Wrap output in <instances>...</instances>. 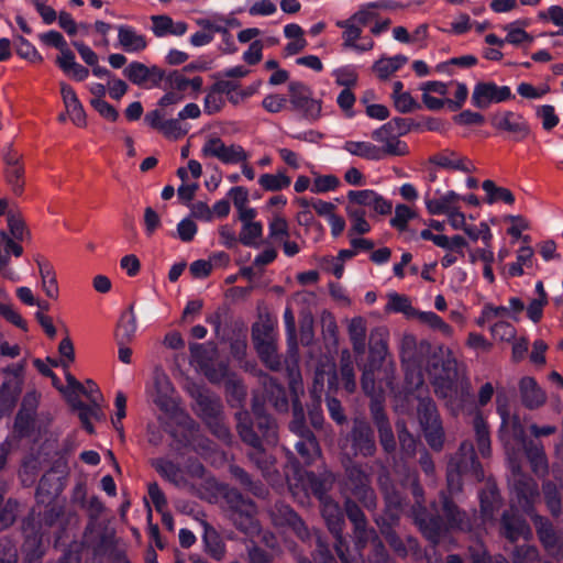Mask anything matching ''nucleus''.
I'll list each match as a JSON object with an SVG mask.
<instances>
[{"mask_svg":"<svg viewBox=\"0 0 563 563\" xmlns=\"http://www.w3.org/2000/svg\"><path fill=\"white\" fill-rule=\"evenodd\" d=\"M394 377V366L386 365H372L367 362L364 366L361 385L364 393L373 398L371 404V413L374 424L377 428L379 443L383 450L387 453L396 451V440L387 419L382 402L379 400L384 393V386L390 387Z\"/></svg>","mask_w":563,"mask_h":563,"instance_id":"obj_1","label":"nucleus"},{"mask_svg":"<svg viewBox=\"0 0 563 563\" xmlns=\"http://www.w3.org/2000/svg\"><path fill=\"white\" fill-rule=\"evenodd\" d=\"M427 369L432 378L435 394L451 401L457 393V361L451 350L440 346L434 351Z\"/></svg>","mask_w":563,"mask_h":563,"instance_id":"obj_2","label":"nucleus"},{"mask_svg":"<svg viewBox=\"0 0 563 563\" xmlns=\"http://www.w3.org/2000/svg\"><path fill=\"white\" fill-rule=\"evenodd\" d=\"M152 466L179 489L196 493L198 486L206 481V468L198 461H188L185 468L165 459H155Z\"/></svg>","mask_w":563,"mask_h":563,"instance_id":"obj_3","label":"nucleus"},{"mask_svg":"<svg viewBox=\"0 0 563 563\" xmlns=\"http://www.w3.org/2000/svg\"><path fill=\"white\" fill-rule=\"evenodd\" d=\"M464 473L448 464L446 470V490L441 492L442 511L446 519V525L451 529L468 530L471 528L467 515L462 511L451 497L460 494L463 488L462 475Z\"/></svg>","mask_w":563,"mask_h":563,"instance_id":"obj_4","label":"nucleus"},{"mask_svg":"<svg viewBox=\"0 0 563 563\" xmlns=\"http://www.w3.org/2000/svg\"><path fill=\"white\" fill-rule=\"evenodd\" d=\"M343 460L371 457L376 451L374 431L364 419H354L352 428L342 441Z\"/></svg>","mask_w":563,"mask_h":563,"instance_id":"obj_5","label":"nucleus"},{"mask_svg":"<svg viewBox=\"0 0 563 563\" xmlns=\"http://www.w3.org/2000/svg\"><path fill=\"white\" fill-rule=\"evenodd\" d=\"M342 463L345 472V488L350 490L365 508L374 509L376 507V496L371 486L369 474L354 460H343Z\"/></svg>","mask_w":563,"mask_h":563,"instance_id":"obj_6","label":"nucleus"},{"mask_svg":"<svg viewBox=\"0 0 563 563\" xmlns=\"http://www.w3.org/2000/svg\"><path fill=\"white\" fill-rule=\"evenodd\" d=\"M235 419L236 429L242 441L253 448V451L249 454L250 459L262 471L264 476L268 475L273 467L274 459L264 452L260 435L253 430L250 413L243 410L238 411Z\"/></svg>","mask_w":563,"mask_h":563,"instance_id":"obj_7","label":"nucleus"},{"mask_svg":"<svg viewBox=\"0 0 563 563\" xmlns=\"http://www.w3.org/2000/svg\"><path fill=\"white\" fill-rule=\"evenodd\" d=\"M152 380L150 396L153 402L167 416L176 417L180 407L169 376L161 366H156L153 371Z\"/></svg>","mask_w":563,"mask_h":563,"instance_id":"obj_8","label":"nucleus"},{"mask_svg":"<svg viewBox=\"0 0 563 563\" xmlns=\"http://www.w3.org/2000/svg\"><path fill=\"white\" fill-rule=\"evenodd\" d=\"M201 154L205 157H213L223 164L244 163L249 158L246 151L239 144L227 145L220 137L211 136L205 142Z\"/></svg>","mask_w":563,"mask_h":563,"instance_id":"obj_9","label":"nucleus"},{"mask_svg":"<svg viewBox=\"0 0 563 563\" xmlns=\"http://www.w3.org/2000/svg\"><path fill=\"white\" fill-rule=\"evenodd\" d=\"M316 494H319L321 499V514L323 519L327 522V526L331 533L336 539L335 550L338 555L344 562L345 556L342 550L344 544V539L342 536L343 526H344V516L338 503L332 500L331 498L323 496V493L316 488Z\"/></svg>","mask_w":563,"mask_h":563,"instance_id":"obj_10","label":"nucleus"},{"mask_svg":"<svg viewBox=\"0 0 563 563\" xmlns=\"http://www.w3.org/2000/svg\"><path fill=\"white\" fill-rule=\"evenodd\" d=\"M290 103L305 118L317 120L321 113V102L312 98L310 88L302 82L291 81L288 86Z\"/></svg>","mask_w":563,"mask_h":563,"instance_id":"obj_11","label":"nucleus"},{"mask_svg":"<svg viewBox=\"0 0 563 563\" xmlns=\"http://www.w3.org/2000/svg\"><path fill=\"white\" fill-rule=\"evenodd\" d=\"M268 515L275 527H288L303 541L310 538L307 526L288 505L277 501L268 509Z\"/></svg>","mask_w":563,"mask_h":563,"instance_id":"obj_12","label":"nucleus"},{"mask_svg":"<svg viewBox=\"0 0 563 563\" xmlns=\"http://www.w3.org/2000/svg\"><path fill=\"white\" fill-rule=\"evenodd\" d=\"M512 97L508 86H497L493 81H482L475 85L472 103L478 109H487L492 103H499Z\"/></svg>","mask_w":563,"mask_h":563,"instance_id":"obj_13","label":"nucleus"},{"mask_svg":"<svg viewBox=\"0 0 563 563\" xmlns=\"http://www.w3.org/2000/svg\"><path fill=\"white\" fill-rule=\"evenodd\" d=\"M449 465L472 475L476 481L484 478L481 463L476 460L474 445L471 441H463L459 451L451 457Z\"/></svg>","mask_w":563,"mask_h":563,"instance_id":"obj_14","label":"nucleus"},{"mask_svg":"<svg viewBox=\"0 0 563 563\" xmlns=\"http://www.w3.org/2000/svg\"><path fill=\"white\" fill-rule=\"evenodd\" d=\"M91 385V393L89 394L90 405H85L80 400H73V407L78 412V417L82 423V427L89 432H93V427L91 424V420H101L104 415L102 412L101 407L99 406V400L101 399V395L99 394V389L93 382H88Z\"/></svg>","mask_w":563,"mask_h":563,"instance_id":"obj_15","label":"nucleus"},{"mask_svg":"<svg viewBox=\"0 0 563 563\" xmlns=\"http://www.w3.org/2000/svg\"><path fill=\"white\" fill-rule=\"evenodd\" d=\"M347 199L349 202L360 207H367L373 210L375 214L379 216L390 214L393 210L391 201L371 189L351 190L347 194Z\"/></svg>","mask_w":563,"mask_h":563,"instance_id":"obj_16","label":"nucleus"},{"mask_svg":"<svg viewBox=\"0 0 563 563\" xmlns=\"http://www.w3.org/2000/svg\"><path fill=\"white\" fill-rule=\"evenodd\" d=\"M191 396L196 401L197 413L206 421L216 419L223 415V406L218 396L202 388H195Z\"/></svg>","mask_w":563,"mask_h":563,"instance_id":"obj_17","label":"nucleus"},{"mask_svg":"<svg viewBox=\"0 0 563 563\" xmlns=\"http://www.w3.org/2000/svg\"><path fill=\"white\" fill-rule=\"evenodd\" d=\"M492 124L497 130L509 132L516 140L525 139L529 134L526 120L512 111L497 112L492 118Z\"/></svg>","mask_w":563,"mask_h":563,"instance_id":"obj_18","label":"nucleus"},{"mask_svg":"<svg viewBox=\"0 0 563 563\" xmlns=\"http://www.w3.org/2000/svg\"><path fill=\"white\" fill-rule=\"evenodd\" d=\"M123 74L131 82L137 86H145L148 82L153 86H157L163 79V71L159 68H150L140 62L129 64L124 68Z\"/></svg>","mask_w":563,"mask_h":563,"instance_id":"obj_19","label":"nucleus"},{"mask_svg":"<svg viewBox=\"0 0 563 563\" xmlns=\"http://www.w3.org/2000/svg\"><path fill=\"white\" fill-rule=\"evenodd\" d=\"M536 528L538 537L547 551L555 558H563V543L554 531L552 523L545 518L537 517Z\"/></svg>","mask_w":563,"mask_h":563,"instance_id":"obj_20","label":"nucleus"},{"mask_svg":"<svg viewBox=\"0 0 563 563\" xmlns=\"http://www.w3.org/2000/svg\"><path fill=\"white\" fill-rule=\"evenodd\" d=\"M25 540L22 552L27 563H37L45 552L43 533L34 525H27L24 528Z\"/></svg>","mask_w":563,"mask_h":563,"instance_id":"obj_21","label":"nucleus"},{"mask_svg":"<svg viewBox=\"0 0 563 563\" xmlns=\"http://www.w3.org/2000/svg\"><path fill=\"white\" fill-rule=\"evenodd\" d=\"M372 137L376 142L383 144V147L379 148L384 152V157L386 155L404 156L408 154L407 144L401 142L399 136H397L393 131H389L386 124L373 131Z\"/></svg>","mask_w":563,"mask_h":563,"instance_id":"obj_22","label":"nucleus"},{"mask_svg":"<svg viewBox=\"0 0 563 563\" xmlns=\"http://www.w3.org/2000/svg\"><path fill=\"white\" fill-rule=\"evenodd\" d=\"M520 398L528 409H537L547 401L544 390L538 385L534 378L526 376L519 382Z\"/></svg>","mask_w":563,"mask_h":563,"instance_id":"obj_23","label":"nucleus"},{"mask_svg":"<svg viewBox=\"0 0 563 563\" xmlns=\"http://www.w3.org/2000/svg\"><path fill=\"white\" fill-rule=\"evenodd\" d=\"M430 163L451 170L471 173L475 168L471 161L452 150H443L430 157Z\"/></svg>","mask_w":563,"mask_h":563,"instance_id":"obj_24","label":"nucleus"},{"mask_svg":"<svg viewBox=\"0 0 563 563\" xmlns=\"http://www.w3.org/2000/svg\"><path fill=\"white\" fill-rule=\"evenodd\" d=\"M388 331L385 328L372 330L369 335L368 363L385 366L384 362L388 353Z\"/></svg>","mask_w":563,"mask_h":563,"instance_id":"obj_25","label":"nucleus"},{"mask_svg":"<svg viewBox=\"0 0 563 563\" xmlns=\"http://www.w3.org/2000/svg\"><path fill=\"white\" fill-rule=\"evenodd\" d=\"M427 341L418 342L413 334L405 333L400 339L399 351L402 362L420 363L421 355L430 350Z\"/></svg>","mask_w":563,"mask_h":563,"instance_id":"obj_26","label":"nucleus"},{"mask_svg":"<svg viewBox=\"0 0 563 563\" xmlns=\"http://www.w3.org/2000/svg\"><path fill=\"white\" fill-rule=\"evenodd\" d=\"M137 329V318L133 306L123 311L118 321L114 338L117 343H130L133 341Z\"/></svg>","mask_w":563,"mask_h":563,"instance_id":"obj_27","label":"nucleus"},{"mask_svg":"<svg viewBox=\"0 0 563 563\" xmlns=\"http://www.w3.org/2000/svg\"><path fill=\"white\" fill-rule=\"evenodd\" d=\"M60 93L66 111L73 122L78 126L85 125L86 113L74 89L67 84L60 82Z\"/></svg>","mask_w":563,"mask_h":563,"instance_id":"obj_28","label":"nucleus"},{"mask_svg":"<svg viewBox=\"0 0 563 563\" xmlns=\"http://www.w3.org/2000/svg\"><path fill=\"white\" fill-rule=\"evenodd\" d=\"M336 26L343 29L342 38L343 46L346 48H354L356 51L365 52L374 47V42L368 41L366 44L358 45L356 41L361 38L362 27L355 22H352L351 18L343 21H338Z\"/></svg>","mask_w":563,"mask_h":563,"instance_id":"obj_29","label":"nucleus"},{"mask_svg":"<svg viewBox=\"0 0 563 563\" xmlns=\"http://www.w3.org/2000/svg\"><path fill=\"white\" fill-rule=\"evenodd\" d=\"M503 534L511 542L530 533L526 521L515 511H505L501 517Z\"/></svg>","mask_w":563,"mask_h":563,"instance_id":"obj_30","label":"nucleus"},{"mask_svg":"<svg viewBox=\"0 0 563 563\" xmlns=\"http://www.w3.org/2000/svg\"><path fill=\"white\" fill-rule=\"evenodd\" d=\"M118 41L121 48L126 53H139L147 46L145 36L128 25L118 27Z\"/></svg>","mask_w":563,"mask_h":563,"instance_id":"obj_31","label":"nucleus"},{"mask_svg":"<svg viewBox=\"0 0 563 563\" xmlns=\"http://www.w3.org/2000/svg\"><path fill=\"white\" fill-rule=\"evenodd\" d=\"M5 179L11 187L14 195L20 196L24 187V167L20 163V157L16 155H8L5 157Z\"/></svg>","mask_w":563,"mask_h":563,"instance_id":"obj_32","label":"nucleus"},{"mask_svg":"<svg viewBox=\"0 0 563 563\" xmlns=\"http://www.w3.org/2000/svg\"><path fill=\"white\" fill-rule=\"evenodd\" d=\"M522 446L533 472L539 476H545L549 465L543 446L532 441L523 443Z\"/></svg>","mask_w":563,"mask_h":563,"instance_id":"obj_33","label":"nucleus"},{"mask_svg":"<svg viewBox=\"0 0 563 563\" xmlns=\"http://www.w3.org/2000/svg\"><path fill=\"white\" fill-rule=\"evenodd\" d=\"M265 398L278 411H286L288 408V400L286 390L273 378H264Z\"/></svg>","mask_w":563,"mask_h":563,"instance_id":"obj_34","label":"nucleus"},{"mask_svg":"<svg viewBox=\"0 0 563 563\" xmlns=\"http://www.w3.org/2000/svg\"><path fill=\"white\" fill-rule=\"evenodd\" d=\"M343 148L351 155L360 156L369 161L384 158V152L371 142L346 141Z\"/></svg>","mask_w":563,"mask_h":563,"instance_id":"obj_35","label":"nucleus"},{"mask_svg":"<svg viewBox=\"0 0 563 563\" xmlns=\"http://www.w3.org/2000/svg\"><path fill=\"white\" fill-rule=\"evenodd\" d=\"M21 387L18 380L4 382L0 387V419L10 413L15 406Z\"/></svg>","mask_w":563,"mask_h":563,"instance_id":"obj_36","label":"nucleus"},{"mask_svg":"<svg viewBox=\"0 0 563 563\" xmlns=\"http://www.w3.org/2000/svg\"><path fill=\"white\" fill-rule=\"evenodd\" d=\"M500 439L508 442L509 439H514L521 445L526 443L525 428L517 415H509L505 420H501L499 430Z\"/></svg>","mask_w":563,"mask_h":563,"instance_id":"obj_37","label":"nucleus"},{"mask_svg":"<svg viewBox=\"0 0 563 563\" xmlns=\"http://www.w3.org/2000/svg\"><path fill=\"white\" fill-rule=\"evenodd\" d=\"M42 289L48 298L58 297V285L53 265L47 261H37Z\"/></svg>","mask_w":563,"mask_h":563,"instance_id":"obj_38","label":"nucleus"},{"mask_svg":"<svg viewBox=\"0 0 563 563\" xmlns=\"http://www.w3.org/2000/svg\"><path fill=\"white\" fill-rule=\"evenodd\" d=\"M347 333L353 346V351L357 354H364L366 347V323L362 317L351 319Z\"/></svg>","mask_w":563,"mask_h":563,"instance_id":"obj_39","label":"nucleus"},{"mask_svg":"<svg viewBox=\"0 0 563 563\" xmlns=\"http://www.w3.org/2000/svg\"><path fill=\"white\" fill-rule=\"evenodd\" d=\"M473 429L478 448V452L483 457L490 455V437L487 422L481 413H476L473 420Z\"/></svg>","mask_w":563,"mask_h":563,"instance_id":"obj_40","label":"nucleus"},{"mask_svg":"<svg viewBox=\"0 0 563 563\" xmlns=\"http://www.w3.org/2000/svg\"><path fill=\"white\" fill-rule=\"evenodd\" d=\"M460 196L454 191H449L440 198H426L427 210L430 214H448L457 206Z\"/></svg>","mask_w":563,"mask_h":563,"instance_id":"obj_41","label":"nucleus"},{"mask_svg":"<svg viewBox=\"0 0 563 563\" xmlns=\"http://www.w3.org/2000/svg\"><path fill=\"white\" fill-rule=\"evenodd\" d=\"M225 501L228 505V516L230 515H245L247 511H255V504L245 498L239 490L230 489L225 494Z\"/></svg>","mask_w":563,"mask_h":563,"instance_id":"obj_42","label":"nucleus"},{"mask_svg":"<svg viewBox=\"0 0 563 563\" xmlns=\"http://www.w3.org/2000/svg\"><path fill=\"white\" fill-rule=\"evenodd\" d=\"M56 64L66 75L78 81L85 80L89 75L88 68L76 62L75 54L71 51L65 56H57Z\"/></svg>","mask_w":563,"mask_h":563,"instance_id":"obj_43","label":"nucleus"},{"mask_svg":"<svg viewBox=\"0 0 563 563\" xmlns=\"http://www.w3.org/2000/svg\"><path fill=\"white\" fill-rule=\"evenodd\" d=\"M386 8L387 5L384 1L369 2L361 5L350 18L352 22L363 27L378 19V11Z\"/></svg>","mask_w":563,"mask_h":563,"instance_id":"obj_44","label":"nucleus"},{"mask_svg":"<svg viewBox=\"0 0 563 563\" xmlns=\"http://www.w3.org/2000/svg\"><path fill=\"white\" fill-rule=\"evenodd\" d=\"M257 509L255 511H247L245 515H230V520L238 530L246 536L254 537L260 534L261 526L256 519Z\"/></svg>","mask_w":563,"mask_h":563,"instance_id":"obj_45","label":"nucleus"},{"mask_svg":"<svg viewBox=\"0 0 563 563\" xmlns=\"http://www.w3.org/2000/svg\"><path fill=\"white\" fill-rule=\"evenodd\" d=\"M189 349L191 353V360L197 364L200 371L212 363L218 356L217 347L211 343H192L190 344Z\"/></svg>","mask_w":563,"mask_h":563,"instance_id":"obj_46","label":"nucleus"},{"mask_svg":"<svg viewBox=\"0 0 563 563\" xmlns=\"http://www.w3.org/2000/svg\"><path fill=\"white\" fill-rule=\"evenodd\" d=\"M232 475L240 483V485L258 498L267 496V488L260 481H253L251 476L241 467L234 466L231 468Z\"/></svg>","mask_w":563,"mask_h":563,"instance_id":"obj_47","label":"nucleus"},{"mask_svg":"<svg viewBox=\"0 0 563 563\" xmlns=\"http://www.w3.org/2000/svg\"><path fill=\"white\" fill-rule=\"evenodd\" d=\"M296 450L305 464H310L320 455L319 444L310 431H307L296 443Z\"/></svg>","mask_w":563,"mask_h":563,"instance_id":"obj_48","label":"nucleus"},{"mask_svg":"<svg viewBox=\"0 0 563 563\" xmlns=\"http://www.w3.org/2000/svg\"><path fill=\"white\" fill-rule=\"evenodd\" d=\"M482 187L486 192V202L489 205H493L497 201H504L507 205H512L515 202V196L509 189L505 187H498L490 179L484 180Z\"/></svg>","mask_w":563,"mask_h":563,"instance_id":"obj_49","label":"nucleus"},{"mask_svg":"<svg viewBox=\"0 0 563 563\" xmlns=\"http://www.w3.org/2000/svg\"><path fill=\"white\" fill-rule=\"evenodd\" d=\"M408 62L405 55H396L394 57H384L378 59L373 69L380 79H387L391 74L397 71L402 65Z\"/></svg>","mask_w":563,"mask_h":563,"instance_id":"obj_50","label":"nucleus"},{"mask_svg":"<svg viewBox=\"0 0 563 563\" xmlns=\"http://www.w3.org/2000/svg\"><path fill=\"white\" fill-rule=\"evenodd\" d=\"M257 416L256 427L261 433V441H265L267 444L274 445L277 443V427L275 421L266 416L262 415L257 408H254Z\"/></svg>","mask_w":563,"mask_h":563,"instance_id":"obj_51","label":"nucleus"},{"mask_svg":"<svg viewBox=\"0 0 563 563\" xmlns=\"http://www.w3.org/2000/svg\"><path fill=\"white\" fill-rule=\"evenodd\" d=\"M481 509L485 519H492L495 511L500 507V498L494 486H488L481 495Z\"/></svg>","mask_w":563,"mask_h":563,"instance_id":"obj_52","label":"nucleus"},{"mask_svg":"<svg viewBox=\"0 0 563 563\" xmlns=\"http://www.w3.org/2000/svg\"><path fill=\"white\" fill-rule=\"evenodd\" d=\"M418 417L422 428L438 426L440 417L435 404L430 398H422L418 405Z\"/></svg>","mask_w":563,"mask_h":563,"instance_id":"obj_53","label":"nucleus"},{"mask_svg":"<svg viewBox=\"0 0 563 563\" xmlns=\"http://www.w3.org/2000/svg\"><path fill=\"white\" fill-rule=\"evenodd\" d=\"M258 356L262 362L272 371L278 372L283 367L282 356L277 352V345L275 343L262 344V347L257 350Z\"/></svg>","mask_w":563,"mask_h":563,"instance_id":"obj_54","label":"nucleus"},{"mask_svg":"<svg viewBox=\"0 0 563 563\" xmlns=\"http://www.w3.org/2000/svg\"><path fill=\"white\" fill-rule=\"evenodd\" d=\"M413 319H417L419 322L428 325L432 330L440 331L444 335L450 336L452 334V328L432 311L418 310Z\"/></svg>","mask_w":563,"mask_h":563,"instance_id":"obj_55","label":"nucleus"},{"mask_svg":"<svg viewBox=\"0 0 563 563\" xmlns=\"http://www.w3.org/2000/svg\"><path fill=\"white\" fill-rule=\"evenodd\" d=\"M542 492L550 512L554 517H559L562 512V501L556 485L552 482H545L542 486Z\"/></svg>","mask_w":563,"mask_h":563,"instance_id":"obj_56","label":"nucleus"},{"mask_svg":"<svg viewBox=\"0 0 563 563\" xmlns=\"http://www.w3.org/2000/svg\"><path fill=\"white\" fill-rule=\"evenodd\" d=\"M284 321L287 334V344H288V353L291 357H295L298 353V341H297V330H296V320L294 312L290 308H286L284 312Z\"/></svg>","mask_w":563,"mask_h":563,"instance_id":"obj_57","label":"nucleus"},{"mask_svg":"<svg viewBox=\"0 0 563 563\" xmlns=\"http://www.w3.org/2000/svg\"><path fill=\"white\" fill-rule=\"evenodd\" d=\"M388 309L395 312H401L407 318L413 319L417 314V309L412 307L408 297L399 294H390L388 297Z\"/></svg>","mask_w":563,"mask_h":563,"instance_id":"obj_58","label":"nucleus"},{"mask_svg":"<svg viewBox=\"0 0 563 563\" xmlns=\"http://www.w3.org/2000/svg\"><path fill=\"white\" fill-rule=\"evenodd\" d=\"M258 184L268 191H277L290 185V178L283 172L277 174H264L258 178Z\"/></svg>","mask_w":563,"mask_h":563,"instance_id":"obj_59","label":"nucleus"},{"mask_svg":"<svg viewBox=\"0 0 563 563\" xmlns=\"http://www.w3.org/2000/svg\"><path fill=\"white\" fill-rule=\"evenodd\" d=\"M419 526L426 538L434 543L438 542L440 536L445 530L442 521L435 517H429L428 519L420 518Z\"/></svg>","mask_w":563,"mask_h":563,"instance_id":"obj_60","label":"nucleus"},{"mask_svg":"<svg viewBox=\"0 0 563 563\" xmlns=\"http://www.w3.org/2000/svg\"><path fill=\"white\" fill-rule=\"evenodd\" d=\"M398 440L404 459H410L416 454L417 441L407 430L405 423H397Z\"/></svg>","mask_w":563,"mask_h":563,"instance_id":"obj_61","label":"nucleus"},{"mask_svg":"<svg viewBox=\"0 0 563 563\" xmlns=\"http://www.w3.org/2000/svg\"><path fill=\"white\" fill-rule=\"evenodd\" d=\"M252 340L256 350L262 347V344L264 343H275L276 341L273 333V325L269 322L254 324L252 328Z\"/></svg>","mask_w":563,"mask_h":563,"instance_id":"obj_62","label":"nucleus"},{"mask_svg":"<svg viewBox=\"0 0 563 563\" xmlns=\"http://www.w3.org/2000/svg\"><path fill=\"white\" fill-rule=\"evenodd\" d=\"M353 534L358 549H363L369 542H376L377 533L375 529L368 526L367 520L363 523L354 525Z\"/></svg>","mask_w":563,"mask_h":563,"instance_id":"obj_63","label":"nucleus"},{"mask_svg":"<svg viewBox=\"0 0 563 563\" xmlns=\"http://www.w3.org/2000/svg\"><path fill=\"white\" fill-rule=\"evenodd\" d=\"M201 372L211 383H220L228 375V365L225 362L219 361L217 356L214 361L202 368Z\"/></svg>","mask_w":563,"mask_h":563,"instance_id":"obj_64","label":"nucleus"}]
</instances>
